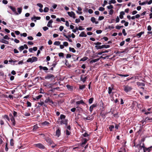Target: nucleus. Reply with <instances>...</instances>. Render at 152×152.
<instances>
[{
  "instance_id": "f257e3e1",
  "label": "nucleus",
  "mask_w": 152,
  "mask_h": 152,
  "mask_svg": "<svg viewBox=\"0 0 152 152\" xmlns=\"http://www.w3.org/2000/svg\"><path fill=\"white\" fill-rule=\"evenodd\" d=\"M38 58L35 56H33L31 58H28L27 60V62L33 63L37 61Z\"/></svg>"
},
{
  "instance_id": "f03ea898",
  "label": "nucleus",
  "mask_w": 152,
  "mask_h": 152,
  "mask_svg": "<svg viewBox=\"0 0 152 152\" xmlns=\"http://www.w3.org/2000/svg\"><path fill=\"white\" fill-rule=\"evenodd\" d=\"M132 89V88L128 85L124 86V90L126 93L130 91Z\"/></svg>"
},
{
  "instance_id": "7ed1b4c3",
  "label": "nucleus",
  "mask_w": 152,
  "mask_h": 152,
  "mask_svg": "<svg viewBox=\"0 0 152 152\" xmlns=\"http://www.w3.org/2000/svg\"><path fill=\"white\" fill-rule=\"evenodd\" d=\"M45 103H48L49 104L51 105L53 104V102L52 100L50 99L49 97L47 98L44 101Z\"/></svg>"
},
{
  "instance_id": "20e7f679",
  "label": "nucleus",
  "mask_w": 152,
  "mask_h": 152,
  "mask_svg": "<svg viewBox=\"0 0 152 152\" xmlns=\"http://www.w3.org/2000/svg\"><path fill=\"white\" fill-rule=\"evenodd\" d=\"M67 14L70 17H72L74 19L75 18V14L74 12L72 11L71 12H67Z\"/></svg>"
},
{
  "instance_id": "39448f33",
  "label": "nucleus",
  "mask_w": 152,
  "mask_h": 152,
  "mask_svg": "<svg viewBox=\"0 0 152 152\" xmlns=\"http://www.w3.org/2000/svg\"><path fill=\"white\" fill-rule=\"evenodd\" d=\"M137 86L140 87L141 88L144 89V88L142 87L145 86V84L144 83H140V82H137Z\"/></svg>"
},
{
  "instance_id": "423d86ee",
  "label": "nucleus",
  "mask_w": 152,
  "mask_h": 152,
  "mask_svg": "<svg viewBox=\"0 0 152 152\" xmlns=\"http://www.w3.org/2000/svg\"><path fill=\"white\" fill-rule=\"evenodd\" d=\"M139 147L140 149L143 148L144 152H146L147 151H148V150H146V148H147L145 147L144 144L143 143L142 144V145H141L140 144Z\"/></svg>"
},
{
  "instance_id": "0eeeda50",
  "label": "nucleus",
  "mask_w": 152,
  "mask_h": 152,
  "mask_svg": "<svg viewBox=\"0 0 152 152\" xmlns=\"http://www.w3.org/2000/svg\"><path fill=\"white\" fill-rule=\"evenodd\" d=\"M36 147H37L39 148L44 149L45 147L41 143H38L35 145Z\"/></svg>"
},
{
  "instance_id": "6e6552de",
  "label": "nucleus",
  "mask_w": 152,
  "mask_h": 152,
  "mask_svg": "<svg viewBox=\"0 0 152 152\" xmlns=\"http://www.w3.org/2000/svg\"><path fill=\"white\" fill-rule=\"evenodd\" d=\"M9 8L16 15H18V13L16 12L15 8L14 7L12 6H10Z\"/></svg>"
},
{
  "instance_id": "1a4fd4ad",
  "label": "nucleus",
  "mask_w": 152,
  "mask_h": 152,
  "mask_svg": "<svg viewBox=\"0 0 152 152\" xmlns=\"http://www.w3.org/2000/svg\"><path fill=\"white\" fill-rule=\"evenodd\" d=\"M61 134L60 130L59 129H58L56 131V136L57 137H59Z\"/></svg>"
},
{
  "instance_id": "9d476101",
  "label": "nucleus",
  "mask_w": 152,
  "mask_h": 152,
  "mask_svg": "<svg viewBox=\"0 0 152 152\" xmlns=\"http://www.w3.org/2000/svg\"><path fill=\"white\" fill-rule=\"evenodd\" d=\"M54 77V76L52 74H49L46 76L45 78L46 79H49Z\"/></svg>"
},
{
  "instance_id": "9b49d317",
  "label": "nucleus",
  "mask_w": 152,
  "mask_h": 152,
  "mask_svg": "<svg viewBox=\"0 0 152 152\" xmlns=\"http://www.w3.org/2000/svg\"><path fill=\"white\" fill-rule=\"evenodd\" d=\"M53 22V20H52L51 19L49 20L48 21L47 26L48 27H50L51 28L52 27V23Z\"/></svg>"
},
{
  "instance_id": "f8f14e48",
  "label": "nucleus",
  "mask_w": 152,
  "mask_h": 152,
  "mask_svg": "<svg viewBox=\"0 0 152 152\" xmlns=\"http://www.w3.org/2000/svg\"><path fill=\"white\" fill-rule=\"evenodd\" d=\"M91 20L93 23H95L96 24H97L98 23V21H96V19L94 17H91Z\"/></svg>"
},
{
  "instance_id": "ddd939ff",
  "label": "nucleus",
  "mask_w": 152,
  "mask_h": 152,
  "mask_svg": "<svg viewBox=\"0 0 152 152\" xmlns=\"http://www.w3.org/2000/svg\"><path fill=\"white\" fill-rule=\"evenodd\" d=\"M79 36L81 37H87V35L85 32L83 31L80 34Z\"/></svg>"
},
{
  "instance_id": "4468645a",
  "label": "nucleus",
  "mask_w": 152,
  "mask_h": 152,
  "mask_svg": "<svg viewBox=\"0 0 152 152\" xmlns=\"http://www.w3.org/2000/svg\"><path fill=\"white\" fill-rule=\"evenodd\" d=\"M76 104L77 105H80V104H85V103L82 100L77 101L76 102Z\"/></svg>"
},
{
  "instance_id": "2eb2a0df",
  "label": "nucleus",
  "mask_w": 152,
  "mask_h": 152,
  "mask_svg": "<svg viewBox=\"0 0 152 152\" xmlns=\"http://www.w3.org/2000/svg\"><path fill=\"white\" fill-rule=\"evenodd\" d=\"M96 107V104H93L90 107L89 110L91 112H92L94 108Z\"/></svg>"
},
{
  "instance_id": "dca6fc26",
  "label": "nucleus",
  "mask_w": 152,
  "mask_h": 152,
  "mask_svg": "<svg viewBox=\"0 0 152 152\" xmlns=\"http://www.w3.org/2000/svg\"><path fill=\"white\" fill-rule=\"evenodd\" d=\"M39 68L40 70L43 69L44 70L47 71L48 70V69L45 66L43 67L41 66H39Z\"/></svg>"
},
{
  "instance_id": "f3484780",
  "label": "nucleus",
  "mask_w": 152,
  "mask_h": 152,
  "mask_svg": "<svg viewBox=\"0 0 152 152\" xmlns=\"http://www.w3.org/2000/svg\"><path fill=\"white\" fill-rule=\"evenodd\" d=\"M125 15L124 12V11H121L120 12V15H119L120 18L122 19L123 18V15Z\"/></svg>"
},
{
  "instance_id": "a211bd4d",
  "label": "nucleus",
  "mask_w": 152,
  "mask_h": 152,
  "mask_svg": "<svg viewBox=\"0 0 152 152\" xmlns=\"http://www.w3.org/2000/svg\"><path fill=\"white\" fill-rule=\"evenodd\" d=\"M0 42L2 43L5 44H8L9 43V42L8 41L4 40L3 39H2L1 40H0Z\"/></svg>"
},
{
  "instance_id": "6ab92c4d",
  "label": "nucleus",
  "mask_w": 152,
  "mask_h": 152,
  "mask_svg": "<svg viewBox=\"0 0 152 152\" xmlns=\"http://www.w3.org/2000/svg\"><path fill=\"white\" fill-rule=\"evenodd\" d=\"M88 140L86 138H83V141L82 142V143L81 145L82 146H83V145L86 144V143L87 141Z\"/></svg>"
},
{
  "instance_id": "aec40b11",
  "label": "nucleus",
  "mask_w": 152,
  "mask_h": 152,
  "mask_svg": "<svg viewBox=\"0 0 152 152\" xmlns=\"http://www.w3.org/2000/svg\"><path fill=\"white\" fill-rule=\"evenodd\" d=\"M10 120L11 122L12 123L13 125L14 126L15 125V122L14 118H11Z\"/></svg>"
},
{
  "instance_id": "412c9836",
  "label": "nucleus",
  "mask_w": 152,
  "mask_h": 152,
  "mask_svg": "<svg viewBox=\"0 0 152 152\" xmlns=\"http://www.w3.org/2000/svg\"><path fill=\"white\" fill-rule=\"evenodd\" d=\"M144 31H141L137 34V36L138 37V38H140L142 34H144Z\"/></svg>"
},
{
  "instance_id": "4be33fe9",
  "label": "nucleus",
  "mask_w": 152,
  "mask_h": 152,
  "mask_svg": "<svg viewBox=\"0 0 152 152\" xmlns=\"http://www.w3.org/2000/svg\"><path fill=\"white\" fill-rule=\"evenodd\" d=\"M88 59V58L87 57H84L83 58H81L80 60V61H84L86 60H87Z\"/></svg>"
},
{
  "instance_id": "5701e85b",
  "label": "nucleus",
  "mask_w": 152,
  "mask_h": 152,
  "mask_svg": "<svg viewBox=\"0 0 152 152\" xmlns=\"http://www.w3.org/2000/svg\"><path fill=\"white\" fill-rule=\"evenodd\" d=\"M99 60V58H97V59H93L90 61V63H95V62H96L98 61Z\"/></svg>"
},
{
  "instance_id": "b1692460",
  "label": "nucleus",
  "mask_w": 152,
  "mask_h": 152,
  "mask_svg": "<svg viewBox=\"0 0 152 152\" xmlns=\"http://www.w3.org/2000/svg\"><path fill=\"white\" fill-rule=\"evenodd\" d=\"M69 50L70 51L74 53L76 52V50L74 48L69 47Z\"/></svg>"
},
{
  "instance_id": "393cba45",
  "label": "nucleus",
  "mask_w": 152,
  "mask_h": 152,
  "mask_svg": "<svg viewBox=\"0 0 152 152\" xmlns=\"http://www.w3.org/2000/svg\"><path fill=\"white\" fill-rule=\"evenodd\" d=\"M47 142L48 143L50 144L51 145L52 144L53 141L50 139H48L46 140Z\"/></svg>"
},
{
  "instance_id": "a878e982",
  "label": "nucleus",
  "mask_w": 152,
  "mask_h": 152,
  "mask_svg": "<svg viewBox=\"0 0 152 152\" xmlns=\"http://www.w3.org/2000/svg\"><path fill=\"white\" fill-rule=\"evenodd\" d=\"M140 1H139V4L140 5H144L145 4H147V1H145V2H140Z\"/></svg>"
},
{
  "instance_id": "bb28decb",
  "label": "nucleus",
  "mask_w": 152,
  "mask_h": 152,
  "mask_svg": "<svg viewBox=\"0 0 152 152\" xmlns=\"http://www.w3.org/2000/svg\"><path fill=\"white\" fill-rule=\"evenodd\" d=\"M18 12V14H20L22 11V9L21 7L18 8H17Z\"/></svg>"
},
{
  "instance_id": "cd10ccee",
  "label": "nucleus",
  "mask_w": 152,
  "mask_h": 152,
  "mask_svg": "<svg viewBox=\"0 0 152 152\" xmlns=\"http://www.w3.org/2000/svg\"><path fill=\"white\" fill-rule=\"evenodd\" d=\"M61 43L60 42L58 41H55L54 43V45H56L57 46L59 45Z\"/></svg>"
},
{
  "instance_id": "c85d7f7f",
  "label": "nucleus",
  "mask_w": 152,
  "mask_h": 152,
  "mask_svg": "<svg viewBox=\"0 0 152 152\" xmlns=\"http://www.w3.org/2000/svg\"><path fill=\"white\" fill-rule=\"evenodd\" d=\"M24 48L23 45L20 46L19 48L18 49L20 52H21L24 49Z\"/></svg>"
},
{
  "instance_id": "c756f323",
  "label": "nucleus",
  "mask_w": 152,
  "mask_h": 152,
  "mask_svg": "<svg viewBox=\"0 0 152 152\" xmlns=\"http://www.w3.org/2000/svg\"><path fill=\"white\" fill-rule=\"evenodd\" d=\"M116 3L115 0H111L109 1V4H110L111 3L115 4Z\"/></svg>"
},
{
  "instance_id": "7c9ffc66",
  "label": "nucleus",
  "mask_w": 152,
  "mask_h": 152,
  "mask_svg": "<svg viewBox=\"0 0 152 152\" xmlns=\"http://www.w3.org/2000/svg\"><path fill=\"white\" fill-rule=\"evenodd\" d=\"M38 128V126L37 125H35L33 126V130L35 131Z\"/></svg>"
},
{
  "instance_id": "2f4dec72",
  "label": "nucleus",
  "mask_w": 152,
  "mask_h": 152,
  "mask_svg": "<svg viewBox=\"0 0 152 152\" xmlns=\"http://www.w3.org/2000/svg\"><path fill=\"white\" fill-rule=\"evenodd\" d=\"M49 124V123L46 121H45L42 123V124L43 126H46Z\"/></svg>"
},
{
  "instance_id": "473e14b6",
  "label": "nucleus",
  "mask_w": 152,
  "mask_h": 152,
  "mask_svg": "<svg viewBox=\"0 0 152 152\" xmlns=\"http://www.w3.org/2000/svg\"><path fill=\"white\" fill-rule=\"evenodd\" d=\"M108 12H109V15H113V13L114 10L112 9H111V10H109Z\"/></svg>"
},
{
  "instance_id": "72a5a7b5",
  "label": "nucleus",
  "mask_w": 152,
  "mask_h": 152,
  "mask_svg": "<svg viewBox=\"0 0 152 152\" xmlns=\"http://www.w3.org/2000/svg\"><path fill=\"white\" fill-rule=\"evenodd\" d=\"M85 88V85H81L79 86V88L80 89H83Z\"/></svg>"
},
{
  "instance_id": "f704fd0d",
  "label": "nucleus",
  "mask_w": 152,
  "mask_h": 152,
  "mask_svg": "<svg viewBox=\"0 0 152 152\" xmlns=\"http://www.w3.org/2000/svg\"><path fill=\"white\" fill-rule=\"evenodd\" d=\"M84 119L86 120H92L93 118H91V117H87L86 118H84Z\"/></svg>"
},
{
  "instance_id": "c9c22d12",
  "label": "nucleus",
  "mask_w": 152,
  "mask_h": 152,
  "mask_svg": "<svg viewBox=\"0 0 152 152\" xmlns=\"http://www.w3.org/2000/svg\"><path fill=\"white\" fill-rule=\"evenodd\" d=\"M94 100V98H90L89 100V103L90 104H91Z\"/></svg>"
},
{
  "instance_id": "e433bc0d",
  "label": "nucleus",
  "mask_w": 152,
  "mask_h": 152,
  "mask_svg": "<svg viewBox=\"0 0 152 152\" xmlns=\"http://www.w3.org/2000/svg\"><path fill=\"white\" fill-rule=\"evenodd\" d=\"M107 8L108 9H110V10L113 8V6L112 5H110L108 6L107 7Z\"/></svg>"
},
{
  "instance_id": "4c0bfd02",
  "label": "nucleus",
  "mask_w": 152,
  "mask_h": 152,
  "mask_svg": "<svg viewBox=\"0 0 152 152\" xmlns=\"http://www.w3.org/2000/svg\"><path fill=\"white\" fill-rule=\"evenodd\" d=\"M65 118V115L63 114L61 115L60 116V118L62 120L63 119H64Z\"/></svg>"
},
{
  "instance_id": "58836bf2",
  "label": "nucleus",
  "mask_w": 152,
  "mask_h": 152,
  "mask_svg": "<svg viewBox=\"0 0 152 152\" xmlns=\"http://www.w3.org/2000/svg\"><path fill=\"white\" fill-rule=\"evenodd\" d=\"M123 27V26H115V28H116V29H119Z\"/></svg>"
},
{
  "instance_id": "ea45409f",
  "label": "nucleus",
  "mask_w": 152,
  "mask_h": 152,
  "mask_svg": "<svg viewBox=\"0 0 152 152\" xmlns=\"http://www.w3.org/2000/svg\"><path fill=\"white\" fill-rule=\"evenodd\" d=\"M4 118H6L7 119L8 121H10V119L8 116L7 115H5L4 116Z\"/></svg>"
},
{
  "instance_id": "a19ab883",
  "label": "nucleus",
  "mask_w": 152,
  "mask_h": 152,
  "mask_svg": "<svg viewBox=\"0 0 152 152\" xmlns=\"http://www.w3.org/2000/svg\"><path fill=\"white\" fill-rule=\"evenodd\" d=\"M42 95H39V96H37L36 97V98L37 99H40L42 97Z\"/></svg>"
},
{
  "instance_id": "79ce46f5",
  "label": "nucleus",
  "mask_w": 152,
  "mask_h": 152,
  "mask_svg": "<svg viewBox=\"0 0 152 152\" xmlns=\"http://www.w3.org/2000/svg\"><path fill=\"white\" fill-rule=\"evenodd\" d=\"M49 10V8L48 7H45L44 9V11L45 12H48Z\"/></svg>"
},
{
  "instance_id": "37998d69",
  "label": "nucleus",
  "mask_w": 152,
  "mask_h": 152,
  "mask_svg": "<svg viewBox=\"0 0 152 152\" xmlns=\"http://www.w3.org/2000/svg\"><path fill=\"white\" fill-rule=\"evenodd\" d=\"M66 87L68 89H71L72 88V87L69 85H67Z\"/></svg>"
},
{
  "instance_id": "c03bdc74",
  "label": "nucleus",
  "mask_w": 152,
  "mask_h": 152,
  "mask_svg": "<svg viewBox=\"0 0 152 152\" xmlns=\"http://www.w3.org/2000/svg\"><path fill=\"white\" fill-rule=\"evenodd\" d=\"M112 88H110V87H109L108 88V92L109 94H110L112 92Z\"/></svg>"
},
{
  "instance_id": "a18cd8bd",
  "label": "nucleus",
  "mask_w": 152,
  "mask_h": 152,
  "mask_svg": "<svg viewBox=\"0 0 152 152\" xmlns=\"http://www.w3.org/2000/svg\"><path fill=\"white\" fill-rule=\"evenodd\" d=\"M63 44L64 46L67 47L68 45V43L67 42H64Z\"/></svg>"
},
{
  "instance_id": "49530a36",
  "label": "nucleus",
  "mask_w": 152,
  "mask_h": 152,
  "mask_svg": "<svg viewBox=\"0 0 152 152\" xmlns=\"http://www.w3.org/2000/svg\"><path fill=\"white\" fill-rule=\"evenodd\" d=\"M20 35L21 36H23L24 37H26L27 36V34L26 33H24L23 34H20Z\"/></svg>"
},
{
  "instance_id": "de8ad7c7",
  "label": "nucleus",
  "mask_w": 152,
  "mask_h": 152,
  "mask_svg": "<svg viewBox=\"0 0 152 152\" xmlns=\"http://www.w3.org/2000/svg\"><path fill=\"white\" fill-rule=\"evenodd\" d=\"M104 10V8L102 7H100L99 9V10L101 11H103Z\"/></svg>"
},
{
  "instance_id": "09e8293b",
  "label": "nucleus",
  "mask_w": 152,
  "mask_h": 152,
  "mask_svg": "<svg viewBox=\"0 0 152 152\" xmlns=\"http://www.w3.org/2000/svg\"><path fill=\"white\" fill-rule=\"evenodd\" d=\"M57 64V63H56V62L55 61H54L53 62V64L52 66V67H55V66Z\"/></svg>"
},
{
  "instance_id": "8fccbe9b",
  "label": "nucleus",
  "mask_w": 152,
  "mask_h": 152,
  "mask_svg": "<svg viewBox=\"0 0 152 152\" xmlns=\"http://www.w3.org/2000/svg\"><path fill=\"white\" fill-rule=\"evenodd\" d=\"M122 33L124 36H126L127 34L126 33V32L125 30L124 29H123L122 30Z\"/></svg>"
},
{
  "instance_id": "3c124183",
  "label": "nucleus",
  "mask_w": 152,
  "mask_h": 152,
  "mask_svg": "<svg viewBox=\"0 0 152 152\" xmlns=\"http://www.w3.org/2000/svg\"><path fill=\"white\" fill-rule=\"evenodd\" d=\"M10 144L11 146H13L14 145V141L12 139H11L10 141Z\"/></svg>"
},
{
  "instance_id": "603ef678",
  "label": "nucleus",
  "mask_w": 152,
  "mask_h": 152,
  "mask_svg": "<svg viewBox=\"0 0 152 152\" xmlns=\"http://www.w3.org/2000/svg\"><path fill=\"white\" fill-rule=\"evenodd\" d=\"M114 128V126L113 125H111L109 127V129L110 131H112V129Z\"/></svg>"
},
{
  "instance_id": "864d4df0",
  "label": "nucleus",
  "mask_w": 152,
  "mask_h": 152,
  "mask_svg": "<svg viewBox=\"0 0 152 152\" xmlns=\"http://www.w3.org/2000/svg\"><path fill=\"white\" fill-rule=\"evenodd\" d=\"M119 75L121 77H127L129 76L128 75H122V74H119Z\"/></svg>"
},
{
  "instance_id": "5fc2aeb1",
  "label": "nucleus",
  "mask_w": 152,
  "mask_h": 152,
  "mask_svg": "<svg viewBox=\"0 0 152 152\" xmlns=\"http://www.w3.org/2000/svg\"><path fill=\"white\" fill-rule=\"evenodd\" d=\"M95 48L97 49H101V46L98 45H96L95 46Z\"/></svg>"
},
{
  "instance_id": "6e6d98bb",
  "label": "nucleus",
  "mask_w": 152,
  "mask_h": 152,
  "mask_svg": "<svg viewBox=\"0 0 152 152\" xmlns=\"http://www.w3.org/2000/svg\"><path fill=\"white\" fill-rule=\"evenodd\" d=\"M37 5L40 8H42L43 7V5L40 3H38L37 4Z\"/></svg>"
},
{
  "instance_id": "4d7b16f0",
  "label": "nucleus",
  "mask_w": 152,
  "mask_h": 152,
  "mask_svg": "<svg viewBox=\"0 0 152 152\" xmlns=\"http://www.w3.org/2000/svg\"><path fill=\"white\" fill-rule=\"evenodd\" d=\"M120 21V19L119 18L118 16H117L116 18L115 21L116 23H118Z\"/></svg>"
},
{
  "instance_id": "13d9d810",
  "label": "nucleus",
  "mask_w": 152,
  "mask_h": 152,
  "mask_svg": "<svg viewBox=\"0 0 152 152\" xmlns=\"http://www.w3.org/2000/svg\"><path fill=\"white\" fill-rule=\"evenodd\" d=\"M27 106L28 107H30L31 106V103L29 102H27Z\"/></svg>"
},
{
  "instance_id": "bf43d9fd",
  "label": "nucleus",
  "mask_w": 152,
  "mask_h": 152,
  "mask_svg": "<svg viewBox=\"0 0 152 152\" xmlns=\"http://www.w3.org/2000/svg\"><path fill=\"white\" fill-rule=\"evenodd\" d=\"M58 56L59 57H63L64 56V53H59Z\"/></svg>"
},
{
  "instance_id": "052dcab7",
  "label": "nucleus",
  "mask_w": 152,
  "mask_h": 152,
  "mask_svg": "<svg viewBox=\"0 0 152 152\" xmlns=\"http://www.w3.org/2000/svg\"><path fill=\"white\" fill-rule=\"evenodd\" d=\"M40 93L41 94H44V90L42 88H40Z\"/></svg>"
},
{
  "instance_id": "680f3d73",
  "label": "nucleus",
  "mask_w": 152,
  "mask_h": 152,
  "mask_svg": "<svg viewBox=\"0 0 152 152\" xmlns=\"http://www.w3.org/2000/svg\"><path fill=\"white\" fill-rule=\"evenodd\" d=\"M88 12L90 13V14H92L93 13V10L91 9H89L88 10Z\"/></svg>"
},
{
  "instance_id": "e2e57ef3",
  "label": "nucleus",
  "mask_w": 152,
  "mask_h": 152,
  "mask_svg": "<svg viewBox=\"0 0 152 152\" xmlns=\"http://www.w3.org/2000/svg\"><path fill=\"white\" fill-rule=\"evenodd\" d=\"M82 135L84 137H87L88 136V134L86 133H85L83 134Z\"/></svg>"
},
{
  "instance_id": "0e129e2a",
  "label": "nucleus",
  "mask_w": 152,
  "mask_h": 152,
  "mask_svg": "<svg viewBox=\"0 0 152 152\" xmlns=\"http://www.w3.org/2000/svg\"><path fill=\"white\" fill-rule=\"evenodd\" d=\"M27 38L29 40H33V38L32 36H28L27 37Z\"/></svg>"
},
{
  "instance_id": "69168bd1",
  "label": "nucleus",
  "mask_w": 152,
  "mask_h": 152,
  "mask_svg": "<svg viewBox=\"0 0 152 152\" xmlns=\"http://www.w3.org/2000/svg\"><path fill=\"white\" fill-rule=\"evenodd\" d=\"M14 41L15 43H19L20 42L19 40L16 39H14Z\"/></svg>"
},
{
  "instance_id": "338daca9",
  "label": "nucleus",
  "mask_w": 152,
  "mask_h": 152,
  "mask_svg": "<svg viewBox=\"0 0 152 152\" xmlns=\"http://www.w3.org/2000/svg\"><path fill=\"white\" fill-rule=\"evenodd\" d=\"M104 18V17L103 16H99V18L98 20H103Z\"/></svg>"
},
{
  "instance_id": "774afa93",
  "label": "nucleus",
  "mask_w": 152,
  "mask_h": 152,
  "mask_svg": "<svg viewBox=\"0 0 152 152\" xmlns=\"http://www.w3.org/2000/svg\"><path fill=\"white\" fill-rule=\"evenodd\" d=\"M2 3H3L5 4H7L8 1L6 0H3L2 1Z\"/></svg>"
}]
</instances>
